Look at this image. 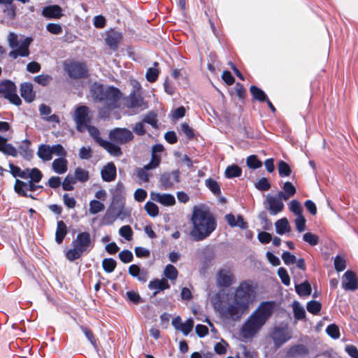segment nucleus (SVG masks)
I'll list each match as a JSON object with an SVG mask.
<instances>
[{"mask_svg": "<svg viewBox=\"0 0 358 358\" xmlns=\"http://www.w3.org/2000/svg\"><path fill=\"white\" fill-rule=\"evenodd\" d=\"M303 240L310 245L315 246L317 245L319 242V237L311 232H307L303 234Z\"/></svg>", "mask_w": 358, "mask_h": 358, "instance_id": "nucleus-54", "label": "nucleus"}, {"mask_svg": "<svg viewBox=\"0 0 358 358\" xmlns=\"http://www.w3.org/2000/svg\"><path fill=\"white\" fill-rule=\"evenodd\" d=\"M126 295L127 299L134 304H138L143 302V300L138 293L134 291H128L126 292Z\"/></svg>", "mask_w": 358, "mask_h": 358, "instance_id": "nucleus-64", "label": "nucleus"}, {"mask_svg": "<svg viewBox=\"0 0 358 358\" xmlns=\"http://www.w3.org/2000/svg\"><path fill=\"white\" fill-rule=\"evenodd\" d=\"M76 181L85 182L89 180V172L82 168L78 167L75 169V175L73 176Z\"/></svg>", "mask_w": 358, "mask_h": 358, "instance_id": "nucleus-39", "label": "nucleus"}, {"mask_svg": "<svg viewBox=\"0 0 358 358\" xmlns=\"http://www.w3.org/2000/svg\"><path fill=\"white\" fill-rule=\"evenodd\" d=\"M76 183V178L73 176L68 175L62 182V188L65 191H72L74 189L73 185Z\"/></svg>", "mask_w": 358, "mask_h": 358, "instance_id": "nucleus-53", "label": "nucleus"}, {"mask_svg": "<svg viewBox=\"0 0 358 358\" xmlns=\"http://www.w3.org/2000/svg\"><path fill=\"white\" fill-rule=\"evenodd\" d=\"M241 168L238 165L233 164L227 167L224 175L227 178H233L241 176Z\"/></svg>", "mask_w": 358, "mask_h": 358, "instance_id": "nucleus-34", "label": "nucleus"}, {"mask_svg": "<svg viewBox=\"0 0 358 358\" xmlns=\"http://www.w3.org/2000/svg\"><path fill=\"white\" fill-rule=\"evenodd\" d=\"M21 96L28 103L35 99L36 94L33 90V85L31 83H24L20 86Z\"/></svg>", "mask_w": 358, "mask_h": 358, "instance_id": "nucleus-20", "label": "nucleus"}, {"mask_svg": "<svg viewBox=\"0 0 358 358\" xmlns=\"http://www.w3.org/2000/svg\"><path fill=\"white\" fill-rule=\"evenodd\" d=\"M266 202L268 205V210L271 215H275L284 209V203L280 199L268 194L266 196Z\"/></svg>", "mask_w": 358, "mask_h": 358, "instance_id": "nucleus-16", "label": "nucleus"}, {"mask_svg": "<svg viewBox=\"0 0 358 358\" xmlns=\"http://www.w3.org/2000/svg\"><path fill=\"white\" fill-rule=\"evenodd\" d=\"M247 166L252 169H257L262 166V163L256 155H250L246 159Z\"/></svg>", "mask_w": 358, "mask_h": 358, "instance_id": "nucleus-48", "label": "nucleus"}, {"mask_svg": "<svg viewBox=\"0 0 358 358\" xmlns=\"http://www.w3.org/2000/svg\"><path fill=\"white\" fill-rule=\"evenodd\" d=\"M30 141L25 139L18 147L17 152L25 159L30 160L33 157V150L30 149Z\"/></svg>", "mask_w": 358, "mask_h": 358, "instance_id": "nucleus-26", "label": "nucleus"}, {"mask_svg": "<svg viewBox=\"0 0 358 358\" xmlns=\"http://www.w3.org/2000/svg\"><path fill=\"white\" fill-rule=\"evenodd\" d=\"M17 92L15 84L10 80L0 83V97L7 99L12 93Z\"/></svg>", "mask_w": 358, "mask_h": 358, "instance_id": "nucleus-22", "label": "nucleus"}, {"mask_svg": "<svg viewBox=\"0 0 358 358\" xmlns=\"http://www.w3.org/2000/svg\"><path fill=\"white\" fill-rule=\"evenodd\" d=\"M129 274L136 278L140 282L145 283L148 279V271L145 268H141L137 264H131L128 268Z\"/></svg>", "mask_w": 358, "mask_h": 358, "instance_id": "nucleus-15", "label": "nucleus"}, {"mask_svg": "<svg viewBox=\"0 0 358 358\" xmlns=\"http://www.w3.org/2000/svg\"><path fill=\"white\" fill-rule=\"evenodd\" d=\"M43 17L48 19H59L62 15V9L58 5L45 6L42 10Z\"/></svg>", "mask_w": 358, "mask_h": 358, "instance_id": "nucleus-18", "label": "nucleus"}, {"mask_svg": "<svg viewBox=\"0 0 358 358\" xmlns=\"http://www.w3.org/2000/svg\"><path fill=\"white\" fill-rule=\"evenodd\" d=\"M148 287L150 289L155 290L153 295L156 296L160 291L169 289L170 285L164 278L162 280L155 279L149 282Z\"/></svg>", "mask_w": 358, "mask_h": 358, "instance_id": "nucleus-23", "label": "nucleus"}, {"mask_svg": "<svg viewBox=\"0 0 358 358\" xmlns=\"http://www.w3.org/2000/svg\"><path fill=\"white\" fill-rule=\"evenodd\" d=\"M192 222L193 228L190 236L195 241H201L208 238L217 226L212 214L201 208H194Z\"/></svg>", "mask_w": 358, "mask_h": 358, "instance_id": "nucleus-3", "label": "nucleus"}, {"mask_svg": "<svg viewBox=\"0 0 358 358\" xmlns=\"http://www.w3.org/2000/svg\"><path fill=\"white\" fill-rule=\"evenodd\" d=\"M294 315L296 320H302L306 317L304 308L298 302H294L293 305Z\"/></svg>", "mask_w": 358, "mask_h": 358, "instance_id": "nucleus-49", "label": "nucleus"}, {"mask_svg": "<svg viewBox=\"0 0 358 358\" xmlns=\"http://www.w3.org/2000/svg\"><path fill=\"white\" fill-rule=\"evenodd\" d=\"M151 199L165 206H172L176 203V199L173 195L170 194H160L152 192Z\"/></svg>", "mask_w": 358, "mask_h": 358, "instance_id": "nucleus-17", "label": "nucleus"}, {"mask_svg": "<svg viewBox=\"0 0 358 358\" xmlns=\"http://www.w3.org/2000/svg\"><path fill=\"white\" fill-rule=\"evenodd\" d=\"M119 234L127 241H131L133 236V231L129 225H125L119 229Z\"/></svg>", "mask_w": 358, "mask_h": 358, "instance_id": "nucleus-58", "label": "nucleus"}, {"mask_svg": "<svg viewBox=\"0 0 358 358\" xmlns=\"http://www.w3.org/2000/svg\"><path fill=\"white\" fill-rule=\"evenodd\" d=\"M180 172L178 169L172 172H165L159 178V182L162 189L167 190L172 189L175 183L180 182Z\"/></svg>", "mask_w": 358, "mask_h": 358, "instance_id": "nucleus-11", "label": "nucleus"}, {"mask_svg": "<svg viewBox=\"0 0 358 358\" xmlns=\"http://www.w3.org/2000/svg\"><path fill=\"white\" fill-rule=\"evenodd\" d=\"M275 307L273 301L262 302L243 324L241 332L244 338L254 337L272 315Z\"/></svg>", "mask_w": 358, "mask_h": 358, "instance_id": "nucleus-2", "label": "nucleus"}, {"mask_svg": "<svg viewBox=\"0 0 358 358\" xmlns=\"http://www.w3.org/2000/svg\"><path fill=\"white\" fill-rule=\"evenodd\" d=\"M105 206L101 201L94 199L90 202L89 212L92 215H95L104 210Z\"/></svg>", "mask_w": 358, "mask_h": 358, "instance_id": "nucleus-40", "label": "nucleus"}, {"mask_svg": "<svg viewBox=\"0 0 358 358\" xmlns=\"http://www.w3.org/2000/svg\"><path fill=\"white\" fill-rule=\"evenodd\" d=\"M116 175V167L113 162L108 163L101 171V178L105 182L115 180Z\"/></svg>", "mask_w": 358, "mask_h": 358, "instance_id": "nucleus-19", "label": "nucleus"}, {"mask_svg": "<svg viewBox=\"0 0 358 358\" xmlns=\"http://www.w3.org/2000/svg\"><path fill=\"white\" fill-rule=\"evenodd\" d=\"M234 275L229 268H221L216 275V283L219 287L227 288L234 282Z\"/></svg>", "mask_w": 358, "mask_h": 358, "instance_id": "nucleus-12", "label": "nucleus"}, {"mask_svg": "<svg viewBox=\"0 0 358 358\" xmlns=\"http://www.w3.org/2000/svg\"><path fill=\"white\" fill-rule=\"evenodd\" d=\"M87 129V131L89 132V134L92 138H94V140L99 145H101V143L103 142L105 140L102 139L100 136V132L99 130L94 126H92L90 124H87L85 127V129Z\"/></svg>", "mask_w": 358, "mask_h": 358, "instance_id": "nucleus-41", "label": "nucleus"}, {"mask_svg": "<svg viewBox=\"0 0 358 358\" xmlns=\"http://www.w3.org/2000/svg\"><path fill=\"white\" fill-rule=\"evenodd\" d=\"M34 80L36 83L45 87L50 83V82L52 80V78L51 76L48 74H41L35 76Z\"/></svg>", "mask_w": 358, "mask_h": 358, "instance_id": "nucleus-50", "label": "nucleus"}, {"mask_svg": "<svg viewBox=\"0 0 358 358\" xmlns=\"http://www.w3.org/2000/svg\"><path fill=\"white\" fill-rule=\"evenodd\" d=\"M73 248L66 252V257L70 262L80 259L84 254H87L94 246L91 234L87 231L80 232L72 241Z\"/></svg>", "mask_w": 358, "mask_h": 358, "instance_id": "nucleus-5", "label": "nucleus"}, {"mask_svg": "<svg viewBox=\"0 0 358 358\" xmlns=\"http://www.w3.org/2000/svg\"><path fill=\"white\" fill-rule=\"evenodd\" d=\"M143 103V99L142 96L134 91L129 94L127 99V105L129 108L141 107Z\"/></svg>", "mask_w": 358, "mask_h": 358, "instance_id": "nucleus-29", "label": "nucleus"}, {"mask_svg": "<svg viewBox=\"0 0 358 358\" xmlns=\"http://www.w3.org/2000/svg\"><path fill=\"white\" fill-rule=\"evenodd\" d=\"M334 267L338 272L344 271L346 268V262L345 259L337 255L334 259Z\"/></svg>", "mask_w": 358, "mask_h": 358, "instance_id": "nucleus-62", "label": "nucleus"}, {"mask_svg": "<svg viewBox=\"0 0 358 358\" xmlns=\"http://www.w3.org/2000/svg\"><path fill=\"white\" fill-rule=\"evenodd\" d=\"M104 148L110 155L113 157H120L122 155L121 148L118 144H115L112 141H104L101 143V145Z\"/></svg>", "mask_w": 358, "mask_h": 358, "instance_id": "nucleus-25", "label": "nucleus"}, {"mask_svg": "<svg viewBox=\"0 0 358 358\" xmlns=\"http://www.w3.org/2000/svg\"><path fill=\"white\" fill-rule=\"evenodd\" d=\"M125 199L122 194L118 192L113 193V200L110 206L124 212Z\"/></svg>", "mask_w": 358, "mask_h": 358, "instance_id": "nucleus-32", "label": "nucleus"}, {"mask_svg": "<svg viewBox=\"0 0 358 358\" xmlns=\"http://www.w3.org/2000/svg\"><path fill=\"white\" fill-rule=\"evenodd\" d=\"M271 337L273 341L275 348H279L291 339L292 335L287 327H275Z\"/></svg>", "mask_w": 358, "mask_h": 358, "instance_id": "nucleus-10", "label": "nucleus"}, {"mask_svg": "<svg viewBox=\"0 0 358 358\" xmlns=\"http://www.w3.org/2000/svg\"><path fill=\"white\" fill-rule=\"evenodd\" d=\"M89 110V108L86 106H80L76 109L73 119L78 131L83 132L87 124L90 123Z\"/></svg>", "mask_w": 358, "mask_h": 358, "instance_id": "nucleus-9", "label": "nucleus"}, {"mask_svg": "<svg viewBox=\"0 0 358 358\" xmlns=\"http://www.w3.org/2000/svg\"><path fill=\"white\" fill-rule=\"evenodd\" d=\"M194 327V321L192 318H189L185 323H182L178 331H180L185 336H187L192 330Z\"/></svg>", "mask_w": 358, "mask_h": 358, "instance_id": "nucleus-56", "label": "nucleus"}, {"mask_svg": "<svg viewBox=\"0 0 358 358\" xmlns=\"http://www.w3.org/2000/svg\"><path fill=\"white\" fill-rule=\"evenodd\" d=\"M121 39L122 34L120 32L111 30L106 34L105 41L110 49L116 50Z\"/></svg>", "mask_w": 358, "mask_h": 358, "instance_id": "nucleus-21", "label": "nucleus"}, {"mask_svg": "<svg viewBox=\"0 0 358 358\" xmlns=\"http://www.w3.org/2000/svg\"><path fill=\"white\" fill-rule=\"evenodd\" d=\"M90 93L95 102L101 103L108 108L119 107L122 93L117 87L113 86L106 87L101 83L94 82L90 85Z\"/></svg>", "mask_w": 358, "mask_h": 358, "instance_id": "nucleus-4", "label": "nucleus"}, {"mask_svg": "<svg viewBox=\"0 0 358 358\" xmlns=\"http://www.w3.org/2000/svg\"><path fill=\"white\" fill-rule=\"evenodd\" d=\"M278 275L280 277L282 282L285 285H286V286L289 285L290 278H289V276L288 275L287 270L285 268H283V267L279 268L278 270Z\"/></svg>", "mask_w": 358, "mask_h": 358, "instance_id": "nucleus-61", "label": "nucleus"}, {"mask_svg": "<svg viewBox=\"0 0 358 358\" xmlns=\"http://www.w3.org/2000/svg\"><path fill=\"white\" fill-rule=\"evenodd\" d=\"M321 308L322 305L317 301H310L306 306L307 310L313 315H317L320 312Z\"/></svg>", "mask_w": 358, "mask_h": 358, "instance_id": "nucleus-47", "label": "nucleus"}, {"mask_svg": "<svg viewBox=\"0 0 358 358\" xmlns=\"http://www.w3.org/2000/svg\"><path fill=\"white\" fill-rule=\"evenodd\" d=\"M158 76L159 71L156 68L151 67L147 70L145 78L150 83L155 82L157 80Z\"/></svg>", "mask_w": 358, "mask_h": 358, "instance_id": "nucleus-59", "label": "nucleus"}, {"mask_svg": "<svg viewBox=\"0 0 358 358\" xmlns=\"http://www.w3.org/2000/svg\"><path fill=\"white\" fill-rule=\"evenodd\" d=\"M342 287L345 290L354 291L358 287V282L355 273L352 271H347L342 279Z\"/></svg>", "mask_w": 358, "mask_h": 358, "instance_id": "nucleus-14", "label": "nucleus"}, {"mask_svg": "<svg viewBox=\"0 0 358 358\" xmlns=\"http://www.w3.org/2000/svg\"><path fill=\"white\" fill-rule=\"evenodd\" d=\"M256 297V288L251 280L240 282L234 292L218 291L211 299L212 304L222 318L238 321L246 314Z\"/></svg>", "mask_w": 358, "mask_h": 358, "instance_id": "nucleus-1", "label": "nucleus"}, {"mask_svg": "<svg viewBox=\"0 0 358 358\" xmlns=\"http://www.w3.org/2000/svg\"><path fill=\"white\" fill-rule=\"evenodd\" d=\"M326 332L330 337L334 339H337L340 337L339 329L335 324H331L327 326Z\"/></svg>", "mask_w": 358, "mask_h": 358, "instance_id": "nucleus-55", "label": "nucleus"}, {"mask_svg": "<svg viewBox=\"0 0 358 358\" xmlns=\"http://www.w3.org/2000/svg\"><path fill=\"white\" fill-rule=\"evenodd\" d=\"M116 265V261L113 258H105L102 261L103 268L106 273H112L115 270Z\"/></svg>", "mask_w": 358, "mask_h": 358, "instance_id": "nucleus-44", "label": "nucleus"}, {"mask_svg": "<svg viewBox=\"0 0 358 358\" xmlns=\"http://www.w3.org/2000/svg\"><path fill=\"white\" fill-rule=\"evenodd\" d=\"M145 210L151 217H156L159 214L158 206L152 201H147L145 205Z\"/></svg>", "mask_w": 358, "mask_h": 358, "instance_id": "nucleus-51", "label": "nucleus"}, {"mask_svg": "<svg viewBox=\"0 0 358 358\" xmlns=\"http://www.w3.org/2000/svg\"><path fill=\"white\" fill-rule=\"evenodd\" d=\"M275 225L276 233L280 235H282L289 230V222L287 218H282L278 220L275 222Z\"/></svg>", "mask_w": 358, "mask_h": 358, "instance_id": "nucleus-35", "label": "nucleus"}, {"mask_svg": "<svg viewBox=\"0 0 358 358\" xmlns=\"http://www.w3.org/2000/svg\"><path fill=\"white\" fill-rule=\"evenodd\" d=\"M64 70L69 78L72 79H80L88 76V71L86 65L80 62L71 61L64 64Z\"/></svg>", "mask_w": 358, "mask_h": 358, "instance_id": "nucleus-7", "label": "nucleus"}, {"mask_svg": "<svg viewBox=\"0 0 358 358\" xmlns=\"http://www.w3.org/2000/svg\"><path fill=\"white\" fill-rule=\"evenodd\" d=\"M119 258L123 263H129L133 261L134 256L131 251L124 250L119 253Z\"/></svg>", "mask_w": 358, "mask_h": 358, "instance_id": "nucleus-63", "label": "nucleus"}, {"mask_svg": "<svg viewBox=\"0 0 358 358\" xmlns=\"http://www.w3.org/2000/svg\"><path fill=\"white\" fill-rule=\"evenodd\" d=\"M33 39L31 37H26L19 41L18 36L15 33H10L8 37L9 47L13 49L8 55L13 59H17L18 57H28L30 54L29 45Z\"/></svg>", "mask_w": 358, "mask_h": 358, "instance_id": "nucleus-6", "label": "nucleus"}, {"mask_svg": "<svg viewBox=\"0 0 358 358\" xmlns=\"http://www.w3.org/2000/svg\"><path fill=\"white\" fill-rule=\"evenodd\" d=\"M308 353L307 347L303 344L292 346L287 351V356L291 357L306 355Z\"/></svg>", "mask_w": 358, "mask_h": 358, "instance_id": "nucleus-30", "label": "nucleus"}, {"mask_svg": "<svg viewBox=\"0 0 358 358\" xmlns=\"http://www.w3.org/2000/svg\"><path fill=\"white\" fill-rule=\"evenodd\" d=\"M108 137L112 142L118 145H124L134 138L133 133L126 128H115L110 131Z\"/></svg>", "mask_w": 358, "mask_h": 358, "instance_id": "nucleus-8", "label": "nucleus"}, {"mask_svg": "<svg viewBox=\"0 0 358 358\" xmlns=\"http://www.w3.org/2000/svg\"><path fill=\"white\" fill-rule=\"evenodd\" d=\"M278 169L280 177L289 176L292 173V170L289 164L282 160L279 162Z\"/></svg>", "mask_w": 358, "mask_h": 358, "instance_id": "nucleus-43", "label": "nucleus"}, {"mask_svg": "<svg viewBox=\"0 0 358 358\" xmlns=\"http://www.w3.org/2000/svg\"><path fill=\"white\" fill-rule=\"evenodd\" d=\"M0 151L4 155L17 157V150L10 143H7V139L0 136Z\"/></svg>", "mask_w": 358, "mask_h": 358, "instance_id": "nucleus-24", "label": "nucleus"}, {"mask_svg": "<svg viewBox=\"0 0 358 358\" xmlns=\"http://www.w3.org/2000/svg\"><path fill=\"white\" fill-rule=\"evenodd\" d=\"M206 186L215 195L221 194L220 187L218 182L213 178H208L205 181Z\"/></svg>", "mask_w": 358, "mask_h": 358, "instance_id": "nucleus-38", "label": "nucleus"}, {"mask_svg": "<svg viewBox=\"0 0 358 358\" xmlns=\"http://www.w3.org/2000/svg\"><path fill=\"white\" fill-rule=\"evenodd\" d=\"M255 187L260 191H267L271 188V183L266 178H262L255 183Z\"/></svg>", "mask_w": 358, "mask_h": 358, "instance_id": "nucleus-60", "label": "nucleus"}, {"mask_svg": "<svg viewBox=\"0 0 358 358\" xmlns=\"http://www.w3.org/2000/svg\"><path fill=\"white\" fill-rule=\"evenodd\" d=\"M125 215L126 214L123 211L115 208L113 206H110L102 218V224L110 225L117 218L123 219Z\"/></svg>", "mask_w": 358, "mask_h": 358, "instance_id": "nucleus-13", "label": "nucleus"}, {"mask_svg": "<svg viewBox=\"0 0 358 358\" xmlns=\"http://www.w3.org/2000/svg\"><path fill=\"white\" fill-rule=\"evenodd\" d=\"M38 157L43 162H48L52 159L50 145L41 144L38 148Z\"/></svg>", "mask_w": 358, "mask_h": 358, "instance_id": "nucleus-31", "label": "nucleus"}, {"mask_svg": "<svg viewBox=\"0 0 358 358\" xmlns=\"http://www.w3.org/2000/svg\"><path fill=\"white\" fill-rule=\"evenodd\" d=\"M28 178H30L29 181L39 182L43 177V174L41 171L37 168H33L29 169V171L27 172Z\"/></svg>", "mask_w": 358, "mask_h": 358, "instance_id": "nucleus-45", "label": "nucleus"}, {"mask_svg": "<svg viewBox=\"0 0 358 358\" xmlns=\"http://www.w3.org/2000/svg\"><path fill=\"white\" fill-rule=\"evenodd\" d=\"M296 293L301 296H309L311 294V287L308 282H304L295 286Z\"/></svg>", "mask_w": 358, "mask_h": 358, "instance_id": "nucleus-37", "label": "nucleus"}, {"mask_svg": "<svg viewBox=\"0 0 358 358\" xmlns=\"http://www.w3.org/2000/svg\"><path fill=\"white\" fill-rule=\"evenodd\" d=\"M289 210L295 215H302L303 209L300 203L297 200H292L288 203Z\"/></svg>", "mask_w": 358, "mask_h": 358, "instance_id": "nucleus-52", "label": "nucleus"}, {"mask_svg": "<svg viewBox=\"0 0 358 358\" xmlns=\"http://www.w3.org/2000/svg\"><path fill=\"white\" fill-rule=\"evenodd\" d=\"M14 189L20 196H27L28 187L27 182L17 179L14 185Z\"/></svg>", "mask_w": 358, "mask_h": 358, "instance_id": "nucleus-42", "label": "nucleus"}, {"mask_svg": "<svg viewBox=\"0 0 358 358\" xmlns=\"http://www.w3.org/2000/svg\"><path fill=\"white\" fill-rule=\"evenodd\" d=\"M66 234L67 227L66 224L62 220L58 221L55 232V241L58 244H61L63 242Z\"/></svg>", "mask_w": 358, "mask_h": 358, "instance_id": "nucleus-28", "label": "nucleus"}, {"mask_svg": "<svg viewBox=\"0 0 358 358\" xmlns=\"http://www.w3.org/2000/svg\"><path fill=\"white\" fill-rule=\"evenodd\" d=\"M250 91L253 98L259 102H264L268 99L266 94L262 89L255 85L250 87Z\"/></svg>", "mask_w": 358, "mask_h": 358, "instance_id": "nucleus-33", "label": "nucleus"}, {"mask_svg": "<svg viewBox=\"0 0 358 358\" xmlns=\"http://www.w3.org/2000/svg\"><path fill=\"white\" fill-rule=\"evenodd\" d=\"M9 167L10 169V173L14 177H19L23 179L28 178L27 172L29 171V169L22 170L20 167L13 164H10Z\"/></svg>", "mask_w": 358, "mask_h": 358, "instance_id": "nucleus-36", "label": "nucleus"}, {"mask_svg": "<svg viewBox=\"0 0 358 358\" xmlns=\"http://www.w3.org/2000/svg\"><path fill=\"white\" fill-rule=\"evenodd\" d=\"M51 154L59 156V157H66L67 152L61 144H56L50 146Z\"/></svg>", "mask_w": 358, "mask_h": 358, "instance_id": "nucleus-57", "label": "nucleus"}, {"mask_svg": "<svg viewBox=\"0 0 358 358\" xmlns=\"http://www.w3.org/2000/svg\"><path fill=\"white\" fill-rule=\"evenodd\" d=\"M68 162L65 157L55 159L52 164V169L58 174H63L67 171Z\"/></svg>", "mask_w": 358, "mask_h": 358, "instance_id": "nucleus-27", "label": "nucleus"}, {"mask_svg": "<svg viewBox=\"0 0 358 358\" xmlns=\"http://www.w3.org/2000/svg\"><path fill=\"white\" fill-rule=\"evenodd\" d=\"M164 273L166 278L170 279L171 280H176L178 273L176 268L171 264H168L166 266Z\"/></svg>", "mask_w": 358, "mask_h": 358, "instance_id": "nucleus-46", "label": "nucleus"}]
</instances>
